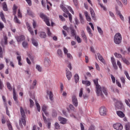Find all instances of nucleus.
I'll use <instances>...</instances> for the list:
<instances>
[{"instance_id":"obj_21","label":"nucleus","mask_w":130,"mask_h":130,"mask_svg":"<svg viewBox=\"0 0 130 130\" xmlns=\"http://www.w3.org/2000/svg\"><path fill=\"white\" fill-rule=\"evenodd\" d=\"M84 15L86 17V19L88 22H91V17L88 15L87 12H84Z\"/></svg>"},{"instance_id":"obj_44","label":"nucleus","mask_w":130,"mask_h":130,"mask_svg":"<svg viewBox=\"0 0 130 130\" xmlns=\"http://www.w3.org/2000/svg\"><path fill=\"white\" fill-rule=\"evenodd\" d=\"M126 130H130V123H127L125 124Z\"/></svg>"},{"instance_id":"obj_8","label":"nucleus","mask_w":130,"mask_h":130,"mask_svg":"<svg viewBox=\"0 0 130 130\" xmlns=\"http://www.w3.org/2000/svg\"><path fill=\"white\" fill-rule=\"evenodd\" d=\"M113 126L114 128L116 130H122V128H123L122 124L119 123H116L115 124H114Z\"/></svg>"},{"instance_id":"obj_60","label":"nucleus","mask_w":130,"mask_h":130,"mask_svg":"<svg viewBox=\"0 0 130 130\" xmlns=\"http://www.w3.org/2000/svg\"><path fill=\"white\" fill-rule=\"evenodd\" d=\"M116 83L118 87L121 88V84H120V82H119V81H118V80H116Z\"/></svg>"},{"instance_id":"obj_25","label":"nucleus","mask_w":130,"mask_h":130,"mask_svg":"<svg viewBox=\"0 0 130 130\" xmlns=\"http://www.w3.org/2000/svg\"><path fill=\"white\" fill-rule=\"evenodd\" d=\"M82 84H83L84 85H86L87 86H90V85H91V82L89 81L83 80Z\"/></svg>"},{"instance_id":"obj_10","label":"nucleus","mask_w":130,"mask_h":130,"mask_svg":"<svg viewBox=\"0 0 130 130\" xmlns=\"http://www.w3.org/2000/svg\"><path fill=\"white\" fill-rule=\"evenodd\" d=\"M13 99L16 103H19V101H18V96H17V93H16V89L15 87L13 88Z\"/></svg>"},{"instance_id":"obj_18","label":"nucleus","mask_w":130,"mask_h":130,"mask_svg":"<svg viewBox=\"0 0 130 130\" xmlns=\"http://www.w3.org/2000/svg\"><path fill=\"white\" fill-rule=\"evenodd\" d=\"M90 12L92 19H93V20H96V17H95V13L94 12L93 9H92L91 8H90Z\"/></svg>"},{"instance_id":"obj_52","label":"nucleus","mask_w":130,"mask_h":130,"mask_svg":"<svg viewBox=\"0 0 130 130\" xmlns=\"http://www.w3.org/2000/svg\"><path fill=\"white\" fill-rule=\"evenodd\" d=\"M3 88H4V83H3L2 79H0V90H3Z\"/></svg>"},{"instance_id":"obj_23","label":"nucleus","mask_w":130,"mask_h":130,"mask_svg":"<svg viewBox=\"0 0 130 130\" xmlns=\"http://www.w3.org/2000/svg\"><path fill=\"white\" fill-rule=\"evenodd\" d=\"M57 55L59 57H62V51L60 49H58L57 51Z\"/></svg>"},{"instance_id":"obj_42","label":"nucleus","mask_w":130,"mask_h":130,"mask_svg":"<svg viewBox=\"0 0 130 130\" xmlns=\"http://www.w3.org/2000/svg\"><path fill=\"white\" fill-rule=\"evenodd\" d=\"M79 17H80V20L81 24H84V18H83L82 14H80Z\"/></svg>"},{"instance_id":"obj_45","label":"nucleus","mask_w":130,"mask_h":130,"mask_svg":"<svg viewBox=\"0 0 130 130\" xmlns=\"http://www.w3.org/2000/svg\"><path fill=\"white\" fill-rule=\"evenodd\" d=\"M4 39L5 45H7L8 44V37L6 36H4Z\"/></svg>"},{"instance_id":"obj_33","label":"nucleus","mask_w":130,"mask_h":130,"mask_svg":"<svg viewBox=\"0 0 130 130\" xmlns=\"http://www.w3.org/2000/svg\"><path fill=\"white\" fill-rule=\"evenodd\" d=\"M31 41L34 46H36V47L38 46V43L37 42V41H36V40H35V39L32 38L31 40Z\"/></svg>"},{"instance_id":"obj_64","label":"nucleus","mask_w":130,"mask_h":130,"mask_svg":"<svg viewBox=\"0 0 130 130\" xmlns=\"http://www.w3.org/2000/svg\"><path fill=\"white\" fill-rule=\"evenodd\" d=\"M63 52L64 54H67L68 52H69V51L68 50V49H67V48L66 47L63 48Z\"/></svg>"},{"instance_id":"obj_56","label":"nucleus","mask_w":130,"mask_h":130,"mask_svg":"<svg viewBox=\"0 0 130 130\" xmlns=\"http://www.w3.org/2000/svg\"><path fill=\"white\" fill-rule=\"evenodd\" d=\"M18 18H22V13H21V11L20 10V9H18Z\"/></svg>"},{"instance_id":"obj_13","label":"nucleus","mask_w":130,"mask_h":130,"mask_svg":"<svg viewBox=\"0 0 130 130\" xmlns=\"http://www.w3.org/2000/svg\"><path fill=\"white\" fill-rule=\"evenodd\" d=\"M123 106V104H122V103H121V102L120 101L117 102L115 105L116 108H117L118 109H121Z\"/></svg>"},{"instance_id":"obj_58","label":"nucleus","mask_w":130,"mask_h":130,"mask_svg":"<svg viewBox=\"0 0 130 130\" xmlns=\"http://www.w3.org/2000/svg\"><path fill=\"white\" fill-rule=\"evenodd\" d=\"M8 126L9 130H13V127L12 126L11 123H8Z\"/></svg>"},{"instance_id":"obj_30","label":"nucleus","mask_w":130,"mask_h":130,"mask_svg":"<svg viewBox=\"0 0 130 130\" xmlns=\"http://www.w3.org/2000/svg\"><path fill=\"white\" fill-rule=\"evenodd\" d=\"M74 77L75 82L77 84L78 82H79V80H80V77H79V75H78V74H76Z\"/></svg>"},{"instance_id":"obj_2","label":"nucleus","mask_w":130,"mask_h":130,"mask_svg":"<svg viewBox=\"0 0 130 130\" xmlns=\"http://www.w3.org/2000/svg\"><path fill=\"white\" fill-rule=\"evenodd\" d=\"M121 40H122V37L120 33L118 32L114 36V42L115 44H120L121 43Z\"/></svg>"},{"instance_id":"obj_54","label":"nucleus","mask_w":130,"mask_h":130,"mask_svg":"<svg viewBox=\"0 0 130 130\" xmlns=\"http://www.w3.org/2000/svg\"><path fill=\"white\" fill-rule=\"evenodd\" d=\"M111 80L113 82V84H115V77H114V76H113L112 75V74L111 75Z\"/></svg>"},{"instance_id":"obj_50","label":"nucleus","mask_w":130,"mask_h":130,"mask_svg":"<svg viewBox=\"0 0 130 130\" xmlns=\"http://www.w3.org/2000/svg\"><path fill=\"white\" fill-rule=\"evenodd\" d=\"M98 28V31L100 34H103V31L102 30V29L100 28L99 26H97Z\"/></svg>"},{"instance_id":"obj_15","label":"nucleus","mask_w":130,"mask_h":130,"mask_svg":"<svg viewBox=\"0 0 130 130\" xmlns=\"http://www.w3.org/2000/svg\"><path fill=\"white\" fill-rule=\"evenodd\" d=\"M47 94L49 95V99L51 101H53V100H54V98H53V93H52V91H47Z\"/></svg>"},{"instance_id":"obj_43","label":"nucleus","mask_w":130,"mask_h":130,"mask_svg":"<svg viewBox=\"0 0 130 130\" xmlns=\"http://www.w3.org/2000/svg\"><path fill=\"white\" fill-rule=\"evenodd\" d=\"M29 102H30V108H32V107L34 106V102H33V100H32L31 99H30Z\"/></svg>"},{"instance_id":"obj_3","label":"nucleus","mask_w":130,"mask_h":130,"mask_svg":"<svg viewBox=\"0 0 130 130\" xmlns=\"http://www.w3.org/2000/svg\"><path fill=\"white\" fill-rule=\"evenodd\" d=\"M25 111L26 112H27V109H23V108H22V107H20V113H21V121L23 124V125H24V126H25L26 125V115H25Z\"/></svg>"},{"instance_id":"obj_63","label":"nucleus","mask_w":130,"mask_h":130,"mask_svg":"<svg viewBox=\"0 0 130 130\" xmlns=\"http://www.w3.org/2000/svg\"><path fill=\"white\" fill-rule=\"evenodd\" d=\"M88 130H95V126L93 125H90Z\"/></svg>"},{"instance_id":"obj_41","label":"nucleus","mask_w":130,"mask_h":130,"mask_svg":"<svg viewBox=\"0 0 130 130\" xmlns=\"http://www.w3.org/2000/svg\"><path fill=\"white\" fill-rule=\"evenodd\" d=\"M55 127L56 129H60V126L57 122L55 123Z\"/></svg>"},{"instance_id":"obj_37","label":"nucleus","mask_w":130,"mask_h":130,"mask_svg":"<svg viewBox=\"0 0 130 130\" xmlns=\"http://www.w3.org/2000/svg\"><path fill=\"white\" fill-rule=\"evenodd\" d=\"M114 55L115 57H117V58H122V56L119 53H115Z\"/></svg>"},{"instance_id":"obj_29","label":"nucleus","mask_w":130,"mask_h":130,"mask_svg":"<svg viewBox=\"0 0 130 130\" xmlns=\"http://www.w3.org/2000/svg\"><path fill=\"white\" fill-rule=\"evenodd\" d=\"M7 87L8 89V90H9V91H12V90H13V88H12V85H11V83H10V82H7Z\"/></svg>"},{"instance_id":"obj_26","label":"nucleus","mask_w":130,"mask_h":130,"mask_svg":"<svg viewBox=\"0 0 130 130\" xmlns=\"http://www.w3.org/2000/svg\"><path fill=\"white\" fill-rule=\"evenodd\" d=\"M86 30L87 32L89 33L90 36H93V34H92V30H91V28L89 26H87Z\"/></svg>"},{"instance_id":"obj_35","label":"nucleus","mask_w":130,"mask_h":130,"mask_svg":"<svg viewBox=\"0 0 130 130\" xmlns=\"http://www.w3.org/2000/svg\"><path fill=\"white\" fill-rule=\"evenodd\" d=\"M71 35L73 37H75V38H76V37L77 36H76V30L74 29H71Z\"/></svg>"},{"instance_id":"obj_32","label":"nucleus","mask_w":130,"mask_h":130,"mask_svg":"<svg viewBox=\"0 0 130 130\" xmlns=\"http://www.w3.org/2000/svg\"><path fill=\"white\" fill-rule=\"evenodd\" d=\"M117 64L119 68L120 71H122V65L121 64V62H120L119 60L117 61Z\"/></svg>"},{"instance_id":"obj_62","label":"nucleus","mask_w":130,"mask_h":130,"mask_svg":"<svg viewBox=\"0 0 130 130\" xmlns=\"http://www.w3.org/2000/svg\"><path fill=\"white\" fill-rule=\"evenodd\" d=\"M120 79L122 83V84H125V79L124 78V77H120Z\"/></svg>"},{"instance_id":"obj_12","label":"nucleus","mask_w":130,"mask_h":130,"mask_svg":"<svg viewBox=\"0 0 130 130\" xmlns=\"http://www.w3.org/2000/svg\"><path fill=\"white\" fill-rule=\"evenodd\" d=\"M66 76L69 81L72 78V72H70L67 68H66Z\"/></svg>"},{"instance_id":"obj_53","label":"nucleus","mask_w":130,"mask_h":130,"mask_svg":"<svg viewBox=\"0 0 130 130\" xmlns=\"http://www.w3.org/2000/svg\"><path fill=\"white\" fill-rule=\"evenodd\" d=\"M36 69L38 70L39 72H41L42 71V68L39 65L36 66Z\"/></svg>"},{"instance_id":"obj_34","label":"nucleus","mask_w":130,"mask_h":130,"mask_svg":"<svg viewBox=\"0 0 130 130\" xmlns=\"http://www.w3.org/2000/svg\"><path fill=\"white\" fill-rule=\"evenodd\" d=\"M17 59L18 60L19 66H22V63L21 62V60H22V57L20 56H18L17 57Z\"/></svg>"},{"instance_id":"obj_22","label":"nucleus","mask_w":130,"mask_h":130,"mask_svg":"<svg viewBox=\"0 0 130 130\" xmlns=\"http://www.w3.org/2000/svg\"><path fill=\"white\" fill-rule=\"evenodd\" d=\"M17 9H18V7L16 6V5H14L12 8L14 16H16V14H17Z\"/></svg>"},{"instance_id":"obj_9","label":"nucleus","mask_w":130,"mask_h":130,"mask_svg":"<svg viewBox=\"0 0 130 130\" xmlns=\"http://www.w3.org/2000/svg\"><path fill=\"white\" fill-rule=\"evenodd\" d=\"M111 62H112V66H113L114 70H117V69H118V67H117V65L116 64V61L115 60V59L114 58V57H112L111 58Z\"/></svg>"},{"instance_id":"obj_16","label":"nucleus","mask_w":130,"mask_h":130,"mask_svg":"<svg viewBox=\"0 0 130 130\" xmlns=\"http://www.w3.org/2000/svg\"><path fill=\"white\" fill-rule=\"evenodd\" d=\"M116 114L119 116V117H120L121 118H123L124 116H125V115L123 112H122L121 111H117L116 112Z\"/></svg>"},{"instance_id":"obj_24","label":"nucleus","mask_w":130,"mask_h":130,"mask_svg":"<svg viewBox=\"0 0 130 130\" xmlns=\"http://www.w3.org/2000/svg\"><path fill=\"white\" fill-rule=\"evenodd\" d=\"M36 105L37 107V109L39 112H40V111L41 110V107H40V105H39V103L37 102V101H36Z\"/></svg>"},{"instance_id":"obj_55","label":"nucleus","mask_w":130,"mask_h":130,"mask_svg":"<svg viewBox=\"0 0 130 130\" xmlns=\"http://www.w3.org/2000/svg\"><path fill=\"white\" fill-rule=\"evenodd\" d=\"M67 8H68V10H69L70 12H71V13H72L73 15H74V11L73 10V9H72V7H71L70 6H67Z\"/></svg>"},{"instance_id":"obj_46","label":"nucleus","mask_w":130,"mask_h":130,"mask_svg":"<svg viewBox=\"0 0 130 130\" xmlns=\"http://www.w3.org/2000/svg\"><path fill=\"white\" fill-rule=\"evenodd\" d=\"M73 3L75 5V6L76 7H78L79 6V2L78 1V0H73Z\"/></svg>"},{"instance_id":"obj_28","label":"nucleus","mask_w":130,"mask_h":130,"mask_svg":"<svg viewBox=\"0 0 130 130\" xmlns=\"http://www.w3.org/2000/svg\"><path fill=\"white\" fill-rule=\"evenodd\" d=\"M40 37H41V38H46V34L45 32H41L40 33Z\"/></svg>"},{"instance_id":"obj_51","label":"nucleus","mask_w":130,"mask_h":130,"mask_svg":"<svg viewBox=\"0 0 130 130\" xmlns=\"http://www.w3.org/2000/svg\"><path fill=\"white\" fill-rule=\"evenodd\" d=\"M75 39H76L78 43H81V42H82V40H81V38H79V36H76Z\"/></svg>"},{"instance_id":"obj_11","label":"nucleus","mask_w":130,"mask_h":130,"mask_svg":"<svg viewBox=\"0 0 130 130\" xmlns=\"http://www.w3.org/2000/svg\"><path fill=\"white\" fill-rule=\"evenodd\" d=\"M58 119L61 124H66L68 122V120L62 117H59Z\"/></svg>"},{"instance_id":"obj_31","label":"nucleus","mask_w":130,"mask_h":130,"mask_svg":"<svg viewBox=\"0 0 130 130\" xmlns=\"http://www.w3.org/2000/svg\"><path fill=\"white\" fill-rule=\"evenodd\" d=\"M14 21L15 23L17 24H21V22H20V20H19V19H18V17H17V16L14 15Z\"/></svg>"},{"instance_id":"obj_38","label":"nucleus","mask_w":130,"mask_h":130,"mask_svg":"<svg viewBox=\"0 0 130 130\" xmlns=\"http://www.w3.org/2000/svg\"><path fill=\"white\" fill-rule=\"evenodd\" d=\"M48 108V107L45 105H44L42 107V111H46V110H47Z\"/></svg>"},{"instance_id":"obj_59","label":"nucleus","mask_w":130,"mask_h":130,"mask_svg":"<svg viewBox=\"0 0 130 130\" xmlns=\"http://www.w3.org/2000/svg\"><path fill=\"white\" fill-rule=\"evenodd\" d=\"M0 57L3 58V48L0 47Z\"/></svg>"},{"instance_id":"obj_17","label":"nucleus","mask_w":130,"mask_h":130,"mask_svg":"<svg viewBox=\"0 0 130 130\" xmlns=\"http://www.w3.org/2000/svg\"><path fill=\"white\" fill-rule=\"evenodd\" d=\"M16 40L18 42H21V41H23L25 40V36L21 35L16 37Z\"/></svg>"},{"instance_id":"obj_27","label":"nucleus","mask_w":130,"mask_h":130,"mask_svg":"<svg viewBox=\"0 0 130 130\" xmlns=\"http://www.w3.org/2000/svg\"><path fill=\"white\" fill-rule=\"evenodd\" d=\"M3 11L7 12L8 11V6L7 5V3L6 2L3 3Z\"/></svg>"},{"instance_id":"obj_6","label":"nucleus","mask_w":130,"mask_h":130,"mask_svg":"<svg viewBox=\"0 0 130 130\" xmlns=\"http://www.w3.org/2000/svg\"><path fill=\"white\" fill-rule=\"evenodd\" d=\"M99 112L102 116H105V115H106V112H107L106 108H105L104 106L101 107L100 108Z\"/></svg>"},{"instance_id":"obj_49","label":"nucleus","mask_w":130,"mask_h":130,"mask_svg":"<svg viewBox=\"0 0 130 130\" xmlns=\"http://www.w3.org/2000/svg\"><path fill=\"white\" fill-rule=\"evenodd\" d=\"M47 34L48 36L50 37V36H51V35H52V34H51V32H50V29L49 28V27L47 28Z\"/></svg>"},{"instance_id":"obj_57","label":"nucleus","mask_w":130,"mask_h":130,"mask_svg":"<svg viewBox=\"0 0 130 130\" xmlns=\"http://www.w3.org/2000/svg\"><path fill=\"white\" fill-rule=\"evenodd\" d=\"M59 18L60 20L61 21H62V22H64V21H66V19L64 18V17H63V16H62L61 15H59Z\"/></svg>"},{"instance_id":"obj_20","label":"nucleus","mask_w":130,"mask_h":130,"mask_svg":"<svg viewBox=\"0 0 130 130\" xmlns=\"http://www.w3.org/2000/svg\"><path fill=\"white\" fill-rule=\"evenodd\" d=\"M97 55L99 60H100L101 62H103V63H104V58H103V57H102V55H101V54H100V53H99L97 54Z\"/></svg>"},{"instance_id":"obj_47","label":"nucleus","mask_w":130,"mask_h":130,"mask_svg":"<svg viewBox=\"0 0 130 130\" xmlns=\"http://www.w3.org/2000/svg\"><path fill=\"white\" fill-rule=\"evenodd\" d=\"M4 28H5V25H4V23H3V22H0V30L2 31Z\"/></svg>"},{"instance_id":"obj_1","label":"nucleus","mask_w":130,"mask_h":130,"mask_svg":"<svg viewBox=\"0 0 130 130\" xmlns=\"http://www.w3.org/2000/svg\"><path fill=\"white\" fill-rule=\"evenodd\" d=\"M93 81L95 86L97 96H101L102 98H103L104 95H103V93H102V91L103 93H105V95L107 96V89H106V88L104 87H101V86L98 84V79H94Z\"/></svg>"},{"instance_id":"obj_39","label":"nucleus","mask_w":130,"mask_h":130,"mask_svg":"<svg viewBox=\"0 0 130 130\" xmlns=\"http://www.w3.org/2000/svg\"><path fill=\"white\" fill-rule=\"evenodd\" d=\"M22 46L24 47V48H26V47H28V42L25 41L23 42Z\"/></svg>"},{"instance_id":"obj_7","label":"nucleus","mask_w":130,"mask_h":130,"mask_svg":"<svg viewBox=\"0 0 130 130\" xmlns=\"http://www.w3.org/2000/svg\"><path fill=\"white\" fill-rule=\"evenodd\" d=\"M72 99L73 105H74L75 107H78L79 103H78V99H77V96H76L75 95H73L72 96Z\"/></svg>"},{"instance_id":"obj_4","label":"nucleus","mask_w":130,"mask_h":130,"mask_svg":"<svg viewBox=\"0 0 130 130\" xmlns=\"http://www.w3.org/2000/svg\"><path fill=\"white\" fill-rule=\"evenodd\" d=\"M60 9H61V10L63 11V12H64V13H66V14H67V15H69L68 17L69 18L70 22L71 23H72V21L73 20V16H72V14L71 13H70L69 11H68V9H67L66 7H64V6H63V5H62V4L60 5Z\"/></svg>"},{"instance_id":"obj_19","label":"nucleus","mask_w":130,"mask_h":130,"mask_svg":"<svg viewBox=\"0 0 130 130\" xmlns=\"http://www.w3.org/2000/svg\"><path fill=\"white\" fill-rule=\"evenodd\" d=\"M0 17H1L2 21L4 23H7V20H6V18L5 17V15H4V13H3V12H1V13H0Z\"/></svg>"},{"instance_id":"obj_61","label":"nucleus","mask_w":130,"mask_h":130,"mask_svg":"<svg viewBox=\"0 0 130 130\" xmlns=\"http://www.w3.org/2000/svg\"><path fill=\"white\" fill-rule=\"evenodd\" d=\"M95 68L98 71H100V67H99V64H98L97 62H95Z\"/></svg>"},{"instance_id":"obj_5","label":"nucleus","mask_w":130,"mask_h":130,"mask_svg":"<svg viewBox=\"0 0 130 130\" xmlns=\"http://www.w3.org/2000/svg\"><path fill=\"white\" fill-rule=\"evenodd\" d=\"M40 17L41 19L44 20V22L46 23L47 26H50V23L49 22V18L45 15L44 14L41 13L40 14Z\"/></svg>"},{"instance_id":"obj_40","label":"nucleus","mask_w":130,"mask_h":130,"mask_svg":"<svg viewBox=\"0 0 130 130\" xmlns=\"http://www.w3.org/2000/svg\"><path fill=\"white\" fill-rule=\"evenodd\" d=\"M50 63H51V62L50 61V60H45V64L47 66H50Z\"/></svg>"},{"instance_id":"obj_36","label":"nucleus","mask_w":130,"mask_h":130,"mask_svg":"<svg viewBox=\"0 0 130 130\" xmlns=\"http://www.w3.org/2000/svg\"><path fill=\"white\" fill-rule=\"evenodd\" d=\"M122 60L123 62H124V63H125V64H127V66L129 64V62L125 58H122Z\"/></svg>"},{"instance_id":"obj_14","label":"nucleus","mask_w":130,"mask_h":130,"mask_svg":"<svg viewBox=\"0 0 130 130\" xmlns=\"http://www.w3.org/2000/svg\"><path fill=\"white\" fill-rule=\"evenodd\" d=\"M26 26H27V28L29 33L31 34V35H32V36L34 35V31H33V30H32V28L30 26V24L29 23H27Z\"/></svg>"},{"instance_id":"obj_48","label":"nucleus","mask_w":130,"mask_h":130,"mask_svg":"<svg viewBox=\"0 0 130 130\" xmlns=\"http://www.w3.org/2000/svg\"><path fill=\"white\" fill-rule=\"evenodd\" d=\"M79 96L80 98H82L83 96V88H80Z\"/></svg>"}]
</instances>
